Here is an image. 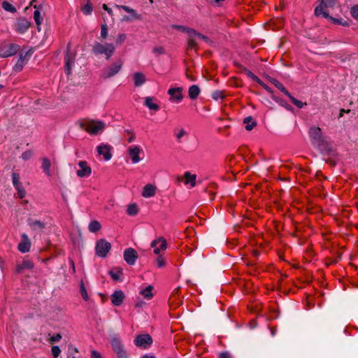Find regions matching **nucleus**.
Returning a JSON list of instances; mask_svg holds the SVG:
<instances>
[{
	"mask_svg": "<svg viewBox=\"0 0 358 358\" xmlns=\"http://www.w3.org/2000/svg\"><path fill=\"white\" fill-rule=\"evenodd\" d=\"M308 134L311 144L319 150L322 155H334V150L331 145L327 142L318 127H311Z\"/></svg>",
	"mask_w": 358,
	"mask_h": 358,
	"instance_id": "f257e3e1",
	"label": "nucleus"
},
{
	"mask_svg": "<svg viewBox=\"0 0 358 358\" xmlns=\"http://www.w3.org/2000/svg\"><path fill=\"white\" fill-rule=\"evenodd\" d=\"M115 50V45L109 43L102 44L99 42H95L92 48V52L94 55H104L106 60H109L111 58Z\"/></svg>",
	"mask_w": 358,
	"mask_h": 358,
	"instance_id": "f03ea898",
	"label": "nucleus"
},
{
	"mask_svg": "<svg viewBox=\"0 0 358 358\" xmlns=\"http://www.w3.org/2000/svg\"><path fill=\"white\" fill-rule=\"evenodd\" d=\"M105 127L106 124L102 121H82L80 123V129L85 130L92 135H97L99 133L103 130Z\"/></svg>",
	"mask_w": 358,
	"mask_h": 358,
	"instance_id": "7ed1b4c3",
	"label": "nucleus"
},
{
	"mask_svg": "<svg viewBox=\"0 0 358 358\" xmlns=\"http://www.w3.org/2000/svg\"><path fill=\"white\" fill-rule=\"evenodd\" d=\"M314 13L317 17L322 16L327 19L331 23L334 24L341 25L343 27H349L350 25L348 22L343 20V18H336L329 15L328 9L322 10V6H317L315 8Z\"/></svg>",
	"mask_w": 358,
	"mask_h": 358,
	"instance_id": "20e7f679",
	"label": "nucleus"
},
{
	"mask_svg": "<svg viewBox=\"0 0 358 358\" xmlns=\"http://www.w3.org/2000/svg\"><path fill=\"white\" fill-rule=\"evenodd\" d=\"M270 82L277 87L280 92H282L285 95L288 96L291 101V102L296 106L299 108H303L304 106H306L307 103L306 102H303L299 101L292 96V94L287 90V89L284 87V85L278 81L275 78H270Z\"/></svg>",
	"mask_w": 358,
	"mask_h": 358,
	"instance_id": "39448f33",
	"label": "nucleus"
},
{
	"mask_svg": "<svg viewBox=\"0 0 358 358\" xmlns=\"http://www.w3.org/2000/svg\"><path fill=\"white\" fill-rule=\"evenodd\" d=\"M110 344L113 351L116 354L117 358H129L124 345L118 336H113L110 339Z\"/></svg>",
	"mask_w": 358,
	"mask_h": 358,
	"instance_id": "423d86ee",
	"label": "nucleus"
},
{
	"mask_svg": "<svg viewBox=\"0 0 358 358\" xmlns=\"http://www.w3.org/2000/svg\"><path fill=\"white\" fill-rule=\"evenodd\" d=\"M134 343L136 347L145 350L152 345L153 340L150 334H141L136 336L134 340Z\"/></svg>",
	"mask_w": 358,
	"mask_h": 358,
	"instance_id": "0eeeda50",
	"label": "nucleus"
},
{
	"mask_svg": "<svg viewBox=\"0 0 358 358\" xmlns=\"http://www.w3.org/2000/svg\"><path fill=\"white\" fill-rule=\"evenodd\" d=\"M110 249L111 244L104 238H101L96 243V255L100 257H106Z\"/></svg>",
	"mask_w": 358,
	"mask_h": 358,
	"instance_id": "6e6552de",
	"label": "nucleus"
},
{
	"mask_svg": "<svg viewBox=\"0 0 358 358\" xmlns=\"http://www.w3.org/2000/svg\"><path fill=\"white\" fill-rule=\"evenodd\" d=\"M122 65V60L121 59H117L109 67L103 70V77L107 79L115 76L121 70Z\"/></svg>",
	"mask_w": 358,
	"mask_h": 358,
	"instance_id": "1a4fd4ad",
	"label": "nucleus"
},
{
	"mask_svg": "<svg viewBox=\"0 0 358 358\" xmlns=\"http://www.w3.org/2000/svg\"><path fill=\"white\" fill-rule=\"evenodd\" d=\"M20 48V45L15 43L3 45L0 47V57L6 58L13 56L19 51Z\"/></svg>",
	"mask_w": 358,
	"mask_h": 358,
	"instance_id": "9d476101",
	"label": "nucleus"
},
{
	"mask_svg": "<svg viewBox=\"0 0 358 358\" xmlns=\"http://www.w3.org/2000/svg\"><path fill=\"white\" fill-rule=\"evenodd\" d=\"M64 71L66 75H70L71 73L72 66L75 63V55L71 52L70 43H69L67 45V48L64 55Z\"/></svg>",
	"mask_w": 358,
	"mask_h": 358,
	"instance_id": "9b49d317",
	"label": "nucleus"
},
{
	"mask_svg": "<svg viewBox=\"0 0 358 358\" xmlns=\"http://www.w3.org/2000/svg\"><path fill=\"white\" fill-rule=\"evenodd\" d=\"M124 259L129 265H134L138 258L137 252L132 248H129L124 251Z\"/></svg>",
	"mask_w": 358,
	"mask_h": 358,
	"instance_id": "f8f14e48",
	"label": "nucleus"
},
{
	"mask_svg": "<svg viewBox=\"0 0 358 358\" xmlns=\"http://www.w3.org/2000/svg\"><path fill=\"white\" fill-rule=\"evenodd\" d=\"M150 246L154 248V253L159 255L160 250H165L167 248V243L164 237H159L152 241Z\"/></svg>",
	"mask_w": 358,
	"mask_h": 358,
	"instance_id": "ddd939ff",
	"label": "nucleus"
},
{
	"mask_svg": "<svg viewBox=\"0 0 358 358\" xmlns=\"http://www.w3.org/2000/svg\"><path fill=\"white\" fill-rule=\"evenodd\" d=\"M182 87H172L168 90V94L170 95V101L179 103L183 99Z\"/></svg>",
	"mask_w": 358,
	"mask_h": 358,
	"instance_id": "4468645a",
	"label": "nucleus"
},
{
	"mask_svg": "<svg viewBox=\"0 0 358 358\" xmlns=\"http://www.w3.org/2000/svg\"><path fill=\"white\" fill-rule=\"evenodd\" d=\"M80 169L76 171V174L80 178L88 177L92 173V169L87 165L86 161H80L78 162Z\"/></svg>",
	"mask_w": 358,
	"mask_h": 358,
	"instance_id": "2eb2a0df",
	"label": "nucleus"
},
{
	"mask_svg": "<svg viewBox=\"0 0 358 358\" xmlns=\"http://www.w3.org/2000/svg\"><path fill=\"white\" fill-rule=\"evenodd\" d=\"M30 27V22L24 17L18 18L15 24V30L20 34H24Z\"/></svg>",
	"mask_w": 358,
	"mask_h": 358,
	"instance_id": "dca6fc26",
	"label": "nucleus"
},
{
	"mask_svg": "<svg viewBox=\"0 0 358 358\" xmlns=\"http://www.w3.org/2000/svg\"><path fill=\"white\" fill-rule=\"evenodd\" d=\"M112 147L107 144H101L97 147V152L99 155H103L105 160L108 161L112 157Z\"/></svg>",
	"mask_w": 358,
	"mask_h": 358,
	"instance_id": "f3484780",
	"label": "nucleus"
},
{
	"mask_svg": "<svg viewBox=\"0 0 358 358\" xmlns=\"http://www.w3.org/2000/svg\"><path fill=\"white\" fill-rule=\"evenodd\" d=\"M125 295L122 290H115L110 296L111 303L115 306H120L122 304Z\"/></svg>",
	"mask_w": 358,
	"mask_h": 358,
	"instance_id": "a211bd4d",
	"label": "nucleus"
},
{
	"mask_svg": "<svg viewBox=\"0 0 358 358\" xmlns=\"http://www.w3.org/2000/svg\"><path fill=\"white\" fill-rule=\"evenodd\" d=\"M141 152H142V149L139 146H137V145L130 147L128 149L129 155L131 157V162L134 164L138 163L141 159V158L139 157V154Z\"/></svg>",
	"mask_w": 358,
	"mask_h": 358,
	"instance_id": "6ab92c4d",
	"label": "nucleus"
},
{
	"mask_svg": "<svg viewBox=\"0 0 358 358\" xmlns=\"http://www.w3.org/2000/svg\"><path fill=\"white\" fill-rule=\"evenodd\" d=\"M27 224L31 230L38 232L43 231L45 228V222L32 218L27 219Z\"/></svg>",
	"mask_w": 358,
	"mask_h": 358,
	"instance_id": "aec40b11",
	"label": "nucleus"
},
{
	"mask_svg": "<svg viewBox=\"0 0 358 358\" xmlns=\"http://www.w3.org/2000/svg\"><path fill=\"white\" fill-rule=\"evenodd\" d=\"M21 237L22 239L20 243L18 244L17 248L21 252L26 253L30 250L31 242L27 234H23Z\"/></svg>",
	"mask_w": 358,
	"mask_h": 358,
	"instance_id": "412c9836",
	"label": "nucleus"
},
{
	"mask_svg": "<svg viewBox=\"0 0 358 358\" xmlns=\"http://www.w3.org/2000/svg\"><path fill=\"white\" fill-rule=\"evenodd\" d=\"M34 267V264L32 261L29 259H24L22 262L20 264H17L15 268V272L17 273H21L24 269H32Z\"/></svg>",
	"mask_w": 358,
	"mask_h": 358,
	"instance_id": "4be33fe9",
	"label": "nucleus"
},
{
	"mask_svg": "<svg viewBox=\"0 0 358 358\" xmlns=\"http://www.w3.org/2000/svg\"><path fill=\"white\" fill-rule=\"evenodd\" d=\"M108 275L114 281H122L120 275H123V269L121 267H114L108 271Z\"/></svg>",
	"mask_w": 358,
	"mask_h": 358,
	"instance_id": "5701e85b",
	"label": "nucleus"
},
{
	"mask_svg": "<svg viewBox=\"0 0 358 358\" xmlns=\"http://www.w3.org/2000/svg\"><path fill=\"white\" fill-rule=\"evenodd\" d=\"M331 252L336 255L335 257H327L325 259V264L327 266H329L333 264H336L341 259L342 256V253L338 250H332Z\"/></svg>",
	"mask_w": 358,
	"mask_h": 358,
	"instance_id": "b1692460",
	"label": "nucleus"
},
{
	"mask_svg": "<svg viewBox=\"0 0 358 358\" xmlns=\"http://www.w3.org/2000/svg\"><path fill=\"white\" fill-rule=\"evenodd\" d=\"M156 193V187L151 184H147L142 192V196L145 198L153 196Z\"/></svg>",
	"mask_w": 358,
	"mask_h": 358,
	"instance_id": "393cba45",
	"label": "nucleus"
},
{
	"mask_svg": "<svg viewBox=\"0 0 358 358\" xmlns=\"http://www.w3.org/2000/svg\"><path fill=\"white\" fill-rule=\"evenodd\" d=\"M115 7L117 8H120V9H122L124 10L125 12L128 13H130L131 15V17L134 20H141V15L138 14L136 13V11L127 6H124V5H115Z\"/></svg>",
	"mask_w": 358,
	"mask_h": 358,
	"instance_id": "a878e982",
	"label": "nucleus"
},
{
	"mask_svg": "<svg viewBox=\"0 0 358 358\" xmlns=\"http://www.w3.org/2000/svg\"><path fill=\"white\" fill-rule=\"evenodd\" d=\"M201 92L200 88L196 85H193L188 90L189 97L192 99H196Z\"/></svg>",
	"mask_w": 358,
	"mask_h": 358,
	"instance_id": "bb28decb",
	"label": "nucleus"
},
{
	"mask_svg": "<svg viewBox=\"0 0 358 358\" xmlns=\"http://www.w3.org/2000/svg\"><path fill=\"white\" fill-rule=\"evenodd\" d=\"M155 99L154 97L148 96L145 99L144 104L150 110L157 111L159 110V106L156 103H153Z\"/></svg>",
	"mask_w": 358,
	"mask_h": 358,
	"instance_id": "cd10ccee",
	"label": "nucleus"
},
{
	"mask_svg": "<svg viewBox=\"0 0 358 358\" xmlns=\"http://www.w3.org/2000/svg\"><path fill=\"white\" fill-rule=\"evenodd\" d=\"M271 99L275 101L276 103H278L280 106L284 107L285 108H286L287 110H289V111H293L294 110V108L292 106H290L289 104H288L285 100H284L282 98H280L278 96H276L275 95H272L271 96Z\"/></svg>",
	"mask_w": 358,
	"mask_h": 358,
	"instance_id": "c85d7f7f",
	"label": "nucleus"
},
{
	"mask_svg": "<svg viewBox=\"0 0 358 358\" xmlns=\"http://www.w3.org/2000/svg\"><path fill=\"white\" fill-rule=\"evenodd\" d=\"M67 357L80 358V355L78 348L71 344L69 345L68 346Z\"/></svg>",
	"mask_w": 358,
	"mask_h": 358,
	"instance_id": "c756f323",
	"label": "nucleus"
},
{
	"mask_svg": "<svg viewBox=\"0 0 358 358\" xmlns=\"http://www.w3.org/2000/svg\"><path fill=\"white\" fill-rule=\"evenodd\" d=\"M134 80L135 86L138 87L145 82V77L143 73L136 72L134 74Z\"/></svg>",
	"mask_w": 358,
	"mask_h": 358,
	"instance_id": "7c9ffc66",
	"label": "nucleus"
},
{
	"mask_svg": "<svg viewBox=\"0 0 358 358\" xmlns=\"http://www.w3.org/2000/svg\"><path fill=\"white\" fill-rule=\"evenodd\" d=\"M50 166H51V163H50V161L48 158L47 157H43L42 159V166H41V168L43 171V172L48 176H51V173H50Z\"/></svg>",
	"mask_w": 358,
	"mask_h": 358,
	"instance_id": "2f4dec72",
	"label": "nucleus"
},
{
	"mask_svg": "<svg viewBox=\"0 0 358 358\" xmlns=\"http://www.w3.org/2000/svg\"><path fill=\"white\" fill-rule=\"evenodd\" d=\"M243 123L245 124V129L248 131H251L257 125L256 121L251 116L245 117Z\"/></svg>",
	"mask_w": 358,
	"mask_h": 358,
	"instance_id": "473e14b6",
	"label": "nucleus"
},
{
	"mask_svg": "<svg viewBox=\"0 0 358 358\" xmlns=\"http://www.w3.org/2000/svg\"><path fill=\"white\" fill-rule=\"evenodd\" d=\"M184 178L185 179L186 184H190L192 187H194L196 185V175L191 174L189 172L187 171L184 174Z\"/></svg>",
	"mask_w": 358,
	"mask_h": 358,
	"instance_id": "72a5a7b5",
	"label": "nucleus"
},
{
	"mask_svg": "<svg viewBox=\"0 0 358 358\" xmlns=\"http://www.w3.org/2000/svg\"><path fill=\"white\" fill-rule=\"evenodd\" d=\"M152 289L153 287L152 285H148L145 289H142L140 292V294L143 295L145 299L150 300L153 296V294L152 292Z\"/></svg>",
	"mask_w": 358,
	"mask_h": 358,
	"instance_id": "f704fd0d",
	"label": "nucleus"
},
{
	"mask_svg": "<svg viewBox=\"0 0 358 358\" xmlns=\"http://www.w3.org/2000/svg\"><path fill=\"white\" fill-rule=\"evenodd\" d=\"M101 228V225L97 220L92 221L88 227L89 231L92 233H96Z\"/></svg>",
	"mask_w": 358,
	"mask_h": 358,
	"instance_id": "c9c22d12",
	"label": "nucleus"
},
{
	"mask_svg": "<svg viewBox=\"0 0 358 358\" xmlns=\"http://www.w3.org/2000/svg\"><path fill=\"white\" fill-rule=\"evenodd\" d=\"M337 0H321L317 6H322V10H327L329 7H334Z\"/></svg>",
	"mask_w": 358,
	"mask_h": 358,
	"instance_id": "e433bc0d",
	"label": "nucleus"
},
{
	"mask_svg": "<svg viewBox=\"0 0 358 358\" xmlns=\"http://www.w3.org/2000/svg\"><path fill=\"white\" fill-rule=\"evenodd\" d=\"M191 32H192V35H190V37L197 36V37L200 38L201 39H202L203 41H204L206 43H209V44H211L213 43V41L211 39H210L208 36H206L199 32H197L195 29L192 30Z\"/></svg>",
	"mask_w": 358,
	"mask_h": 358,
	"instance_id": "4c0bfd02",
	"label": "nucleus"
},
{
	"mask_svg": "<svg viewBox=\"0 0 358 358\" xmlns=\"http://www.w3.org/2000/svg\"><path fill=\"white\" fill-rule=\"evenodd\" d=\"M138 210L139 209L138 206L136 203H131L127 206V213L129 215L134 216L138 214Z\"/></svg>",
	"mask_w": 358,
	"mask_h": 358,
	"instance_id": "58836bf2",
	"label": "nucleus"
},
{
	"mask_svg": "<svg viewBox=\"0 0 358 358\" xmlns=\"http://www.w3.org/2000/svg\"><path fill=\"white\" fill-rule=\"evenodd\" d=\"M1 6L5 10L12 13H14L17 11L15 7L7 1H3L1 3Z\"/></svg>",
	"mask_w": 358,
	"mask_h": 358,
	"instance_id": "ea45409f",
	"label": "nucleus"
},
{
	"mask_svg": "<svg viewBox=\"0 0 358 358\" xmlns=\"http://www.w3.org/2000/svg\"><path fill=\"white\" fill-rule=\"evenodd\" d=\"M173 28L175 29H177L178 31H180L182 32L187 33L188 34L189 37H190V35H192L191 31L194 30V29H192V28H189V27H187L185 26L177 25V24L173 25Z\"/></svg>",
	"mask_w": 358,
	"mask_h": 358,
	"instance_id": "a19ab883",
	"label": "nucleus"
},
{
	"mask_svg": "<svg viewBox=\"0 0 358 358\" xmlns=\"http://www.w3.org/2000/svg\"><path fill=\"white\" fill-rule=\"evenodd\" d=\"M80 292L82 296V298L85 301H87L89 300V296L87 292V289L85 287V284L83 280H81L80 282Z\"/></svg>",
	"mask_w": 358,
	"mask_h": 358,
	"instance_id": "79ce46f5",
	"label": "nucleus"
},
{
	"mask_svg": "<svg viewBox=\"0 0 358 358\" xmlns=\"http://www.w3.org/2000/svg\"><path fill=\"white\" fill-rule=\"evenodd\" d=\"M194 37L195 36L189 37V38L187 40V50L194 49L196 51L197 50L198 45H197V43L196 42V41L194 40Z\"/></svg>",
	"mask_w": 358,
	"mask_h": 358,
	"instance_id": "37998d69",
	"label": "nucleus"
},
{
	"mask_svg": "<svg viewBox=\"0 0 358 358\" xmlns=\"http://www.w3.org/2000/svg\"><path fill=\"white\" fill-rule=\"evenodd\" d=\"M243 73H244L248 77L250 78L254 82L257 83L260 81V78L247 68H243Z\"/></svg>",
	"mask_w": 358,
	"mask_h": 358,
	"instance_id": "c03bdc74",
	"label": "nucleus"
},
{
	"mask_svg": "<svg viewBox=\"0 0 358 358\" xmlns=\"http://www.w3.org/2000/svg\"><path fill=\"white\" fill-rule=\"evenodd\" d=\"M212 98L215 100L224 99L225 94L223 91L216 90L213 92Z\"/></svg>",
	"mask_w": 358,
	"mask_h": 358,
	"instance_id": "a18cd8bd",
	"label": "nucleus"
},
{
	"mask_svg": "<svg viewBox=\"0 0 358 358\" xmlns=\"http://www.w3.org/2000/svg\"><path fill=\"white\" fill-rule=\"evenodd\" d=\"M12 181L14 187L22 185L20 182V175L17 173L13 172L12 173Z\"/></svg>",
	"mask_w": 358,
	"mask_h": 358,
	"instance_id": "49530a36",
	"label": "nucleus"
},
{
	"mask_svg": "<svg viewBox=\"0 0 358 358\" xmlns=\"http://www.w3.org/2000/svg\"><path fill=\"white\" fill-rule=\"evenodd\" d=\"M82 11L85 15H90L92 11V6L90 2H88L82 8Z\"/></svg>",
	"mask_w": 358,
	"mask_h": 358,
	"instance_id": "de8ad7c7",
	"label": "nucleus"
},
{
	"mask_svg": "<svg viewBox=\"0 0 358 358\" xmlns=\"http://www.w3.org/2000/svg\"><path fill=\"white\" fill-rule=\"evenodd\" d=\"M34 19L35 20L37 26H39L42 23V17L41 16V13L38 10H36L34 13Z\"/></svg>",
	"mask_w": 358,
	"mask_h": 358,
	"instance_id": "09e8293b",
	"label": "nucleus"
},
{
	"mask_svg": "<svg viewBox=\"0 0 358 358\" xmlns=\"http://www.w3.org/2000/svg\"><path fill=\"white\" fill-rule=\"evenodd\" d=\"M17 192V195L20 199H23L26 195V191L22 185L15 187Z\"/></svg>",
	"mask_w": 358,
	"mask_h": 358,
	"instance_id": "8fccbe9b",
	"label": "nucleus"
},
{
	"mask_svg": "<svg viewBox=\"0 0 358 358\" xmlns=\"http://www.w3.org/2000/svg\"><path fill=\"white\" fill-rule=\"evenodd\" d=\"M24 62L23 59H17L15 66H14V70L16 71V72H20L21 71L22 69H23V67L24 66Z\"/></svg>",
	"mask_w": 358,
	"mask_h": 358,
	"instance_id": "3c124183",
	"label": "nucleus"
},
{
	"mask_svg": "<svg viewBox=\"0 0 358 358\" xmlns=\"http://www.w3.org/2000/svg\"><path fill=\"white\" fill-rule=\"evenodd\" d=\"M108 36V26L106 23L102 24L101 26V37L106 39Z\"/></svg>",
	"mask_w": 358,
	"mask_h": 358,
	"instance_id": "603ef678",
	"label": "nucleus"
},
{
	"mask_svg": "<svg viewBox=\"0 0 358 358\" xmlns=\"http://www.w3.org/2000/svg\"><path fill=\"white\" fill-rule=\"evenodd\" d=\"M51 352L53 358H58L59 355L61 353V350L59 346L54 345L52 347Z\"/></svg>",
	"mask_w": 358,
	"mask_h": 358,
	"instance_id": "864d4df0",
	"label": "nucleus"
},
{
	"mask_svg": "<svg viewBox=\"0 0 358 358\" xmlns=\"http://www.w3.org/2000/svg\"><path fill=\"white\" fill-rule=\"evenodd\" d=\"M33 156V152L32 150H26L24 151L22 154V159L24 161H27V160H29V159H31Z\"/></svg>",
	"mask_w": 358,
	"mask_h": 358,
	"instance_id": "5fc2aeb1",
	"label": "nucleus"
},
{
	"mask_svg": "<svg viewBox=\"0 0 358 358\" xmlns=\"http://www.w3.org/2000/svg\"><path fill=\"white\" fill-rule=\"evenodd\" d=\"M329 157L326 159V162L332 166L336 165V160L333 157L336 155V151L334 150V155H328Z\"/></svg>",
	"mask_w": 358,
	"mask_h": 358,
	"instance_id": "6e6d98bb",
	"label": "nucleus"
},
{
	"mask_svg": "<svg viewBox=\"0 0 358 358\" xmlns=\"http://www.w3.org/2000/svg\"><path fill=\"white\" fill-rule=\"evenodd\" d=\"M350 14L355 20H358V4L351 8Z\"/></svg>",
	"mask_w": 358,
	"mask_h": 358,
	"instance_id": "4d7b16f0",
	"label": "nucleus"
},
{
	"mask_svg": "<svg viewBox=\"0 0 358 358\" xmlns=\"http://www.w3.org/2000/svg\"><path fill=\"white\" fill-rule=\"evenodd\" d=\"M257 83L259 84L260 86H262L268 93H270L271 94V96L274 95L273 91L272 90V89L269 86H268L266 84H265L261 79H260V81L257 82Z\"/></svg>",
	"mask_w": 358,
	"mask_h": 358,
	"instance_id": "13d9d810",
	"label": "nucleus"
},
{
	"mask_svg": "<svg viewBox=\"0 0 358 358\" xmlns=\"http://www.w3.org/2000/svg\"><path fill=\"white\" fill-rule=\"evenodd\" d=\"M156 261H157V266L159 268L163 267L166 264L165 259L162 255H158Z\"/></svg>",
	"mask_w": 358,
	"mask_h": 358,
	"instance_id": "bf43d9fd",
	"label": "nucleus"
},
{
	"mask_svg": "<svg viewBox=\"0 0 358 358\" xmlns=\"http://www.w3.org/2000/svg\"><path fill=\"white\" fill-rule=\"evenodd\" d=\"M127 38V35L125 34H120L118 35L117 38L115 40L116 43L122 44Z\"/></svg>",
	"mask_w": 358,
	"mask_h": 358,
	"instance_id": "052dcab7",
	"label": "nucleus"
},
{
	"mask_svg": "<svg viewBox=\"0 0 358 358\" xmlns=\"http://www.w3.org/2000/svg\"><path fill=\"white\" fill-rule=\"evenodd\" d=\"M153 53L157 54V55H164L165 53V50L162 46H157L155 47L152 50Z\"/></svg>",
	"mask_w": 358,
	"mask_h": 358,
	"instance_id": "680f3d73",
	"label": "nucleus"
},
{
	"mask_svg": "<svg viewBox=\"0 0 358 358\" xmlns=\"http://www.w3.org/2000/svg\"><path fill=\"white\" fill-rule=\"evenodd\" d=\"M61 338H62V335L60 334H56L50 337V341L51 343H57V342H59L61 340Z\"/></svg>",
	"mask_w": 358,
	"mask_h": 358,
	"instance_id": "e2e57ef3",
	"label": "nucleus"
},
{
	"mask_svg": "<svg viewBox=\"0 0 358 358\" xmlns=\"http://www.w3.org/2000/svg\"><path fill=\"white\" fill-rule=\"evenodd\" d=\"M90 358H103V357L99 352L93 350L90 352Z\"/></svg>",
	"mask_w": 358,
	"mask_h": 358,
	"instance_id": "0e129e2a",
	"label": "nucleus"
},
{
	"mask_svg": "<svg viewBox=\"0 0 358 358\" xmlns=\"http://www.w3.org/2000/svg\"><path fill=\"white\" fill-rule=\"evenodd\" d=\"M31 55V52H30V51H27V52H25V54L24 55H23V53L21 52L19 54L18 59H23L24 62H25L26 57H30Z\"/></svg>",
	"mask_w": 358,
	"mask_h": 358,
	"instance_id": "69168bd1",
	"label": "nucleus"
},
{
	"mask_svg": "<svg viewBox=\"0 0 358 358\" xmlns=\"http://www.w3.org/2000/svg\"><path fill=\"white\" fill-rule=\"evenodd\" d=\"M102 8L106 10L110 16H113V12L110 8H109L106 3L102 5Z\"/></svg>",
	"mask_w": 358,
	"mask_h": 358,
	"instance_id": "338daca9",
	"label": "nucleus"
},
{
	"mask_svg": "<svg viewBox=\"0 0 358 358\" xmlns=\"http://www.w3.org/2000/svg\"><path fill=\"white\" fill-rule=\"evenodd\" d=\"M219 358H231V356L227 352H222L219 355Z\"/></svg>",
	"mask_w": 358,
	"mask_h": 358,
	"instance_id": "774afa93",
	"label": "nucleus"
}]
</instances>
